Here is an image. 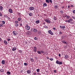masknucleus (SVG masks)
<instances>
[{
	"mask_svg": "<svg viewBox=\"0 0 75 75\" xmlns=\"http://www.w3.org/2000/svg\"><path fill=\"white\" fill-rule=\"evenodd\" d=\"M60 12L61 14H63L64 13L62 11H60Z\"/></svg>",
	"mask_w": 75,
	"mask_h": 75,
	"instance_id": "58836bf2",
	"label": "nucleus"
},
{
	"mask_svg": "<svg viewBox=\"0 0 75 75\" xmlns=\"http://www.w3.org/2000/svg\"><path fill=\"white\" fill-rule=\"evenodd\" d=\"M59 57H61V54H59Z\"/></svg>",
	"mask_w": 75,
	"mask_h": 75,
	"instance_id": "864d4df0",
	"label": "nucleus"
},
{
	"mask_svg": "<svg viewBox=\"0 0 75 75\" xmlns=\"http://www.w3.org/2000/svg\"><path fill=\"white\" fill-rule=\"evenodd\" d=\"M21 19L20 18H18V21H21Z\"/></svg>",
	"mask_w": 75,
	"mask_h": 75,
	"instance_id": "b1692460",
	"label": "nucleus"
},
{
	"mask_svg": "<svg viewBox=\"0 0 75 75\" xmlns=\"http://www.w3.org/2000/svg\"><path fill=\"white\" fill-rule=\"evenodd\" d=\"M71 18H73V19H75V17L74 16H72Z\"/></svg>",
	"mask_w": 75,
	"mask_h": 75,
	"instance_id": "e433bc0d",
	"label": "nucleus"
},
{
	"mask_svg": "<svg viewBox=\"0 0 75 75\" xmlns=\"http://www.w3.org/2000/svg\"><path fill=\"white\" fill-rule=\"evenodd\" d=\"M36 71L37 72H39V71H40V69H37L36 70Z\"/></svg>",
	"mask_w": 75,
	"mask_h": 75,
	"instance_id": "473e14b6",
	"label": "nucleus"
},
{
	"mask_svg": "<svg viewBox=\"0 0 75 75\" xmlns=\"http://www.w3.org/2000/svg\"><path fill=\"white\" fill-rule=\"evenodd\" d=\"M54 72L55 73H56V72H57V71L55 70H54Z\"/></svg>",
	"mask_w": 75,
	"mask_h": 75,
	"instance_id": "8fccbe9b",
	"label": "nucleus"
},
{
	"mask_svg": "<svg viewBox=\"0 0 75 75\" xmlns=\"http://www.w3.org/2000/svg\"><path fill=\"white\" fill-rule=\"evenodd\" d=\"M53 29L54 30H56V28H53Z\"/></svg>",
	"mask_w": 75,
	"mask_h": 75,
	"instance_id": "37998d69",
	"label": "nucleus"
},
{
	"mask_svg": "<svg viewBox=\"0 0 75 75\" xmlns=\"http://www.w3.org/2000/svg\"><path fill=\"white\" fill-rule=\"evenodd\" d=\"M58 64L59 65H62V62H59Z\"/></svg>",
	"mask_w": 75,
	"mask_h": 75,
	"instance_id": "393cba45",
	"label": "nucleus"
},
{
	"mask_svg": "<svg viewBox=\"0 0 75 75\" xmlns=\"http://www.w3.org/2000/svg\"><path fill=\"white\" fill-rule=\"evenodd\" d=\"M62 42H63V44H66V43H67L65 40H63L62 41Z\"/></svg>",
	"mask_w": 75,
	"mask_h": 75,
	"instance_id": "a878e982",
	"label": "nucleus"
},
{
	"mask_svg": "<svg viewBox=\"0 0 75 75\" xmlns=\"http://www.w3.org/2000/svg\"><path fill=\"white\" fill-rule=\"evenodd\" d=\"M34 39L35 40H37V38L36 37H35L34 38Z\"/></svg>",
	"mask_w": 75,
	"mask_h": 75,
	"instance_id": "4c0bfd02",
	"label": "nucleus"
},
{
	"mask_svg": "<svg viewBox=\"0 0 75 75\" xmlns=\"http://www.w3.org/2000/svg\"><path fill=\"white\" fill-rule=\"evenodd\" d=\"M4 43L5 45H7V42L6 40H4Z\"/></svg>",
	"mask_w": 75,
	"mask_h": 75,
	"instance_id": "f8f14e48",
	"label": "nucleus"
},
{
	"mask_svg": "<svg viewBox=\"0 0 75 75\" xmlns=\"http://www.w3.org/2000/svg\"><path fill=\"white\" fill-rule=\"evenodd\" d=\"M2 13L0 12V17H1V16H2Z\"/></svg>",
	"mask_w": 75,
	"mask_h": 75,
	"instance_id": "f704fd0d",
	"label": "nucleus"
},
{
	"mask_svg": "<svg viewBox=\"0 0 75 75\" xmlns=\"http://www.w3.org/2000/svg\"><path fill=\"white\" fill-rule=\"evenodd\" d=\"M45 21H46L47 23H50L51 22H50V21L48 20L47 19H45Z\"/></svg>",
	"mask_w": 75,
	"mask_h": 75,
	"instance_id": "f03ea898",
	"label": "nucleus"
},
{
	"mask_svg": "<svg viewBox=\"0 0 75 75\" xmlns=\"http://www.w3.org/2000/svg\"><path fill=\"white\" fill-rule=\"evenodd\" d=\"M48 33L49 34H50L51 35H53L54 33H52V32L51 31V30H50L48 31Z\"/></svg>",
	"mask_w": 75,
	"mask_h": 75,
	"instance_id": "20e7f679",
	"label": "nucleus"
},
{
	"mask_svg": "<svg viewBox=\"0 0 75 75\" xmlns=\"http://www.w3.org/2000/svg\"><path fill=\"white\" fill-rule=\"evenodd\" d=\"M34 48L33 51L35 52L37 51V47H34Z\"/></svg>",
	"mask_w": 75,
	"mask_h": 75,
	"instance_id": "0eeeda50",
	"label": "nucleus"
},
{
	"mask_svg": "<svg viewBox=\"0 0 75 75\" xmlns=\"http://www.w3.org/2000/svg\"><path fill=\"white\" fill-rule=\"evenodd\" d=\"M67 18H69V17H70L69 16H67Z\"/></svg>",
	"mask_w": 75,
	"mask_h": 75,
	"instance_id": "4d7b16f0",
	"label": "nucleus"
},
{
	"mask_svg": "<svg viewBox=\"0 0 75 75\" xmlns=\"http://www.w3.org/2000/svg\"><path fill=\"white\" fill-rule=\"evenodd\" d=\"M73 19L72 18H70L68 20V23H70L71 21H72Z\"/></svg>",
	"mask_w": 75,
	"mask_h": 75,
	"instance_id": "6e6552de",
	"label": "nucleus"
},
{
	"mask_svg": "<svg viewBox=\"0 0 75 75\" xmlns=\"http://www.w3.org/2000/svg\"><path fill=\"white\" fill-rule=\"evenodd\" d=\"M37 31H38V30L37 29H34L33 30V31L34 33H36V32H37Z\"/></svg>",
	"mask_w": 75,
	"mask_h": 75,
	"instance_id": "4468645a",
	"label": "nucleus"
},
{
	"mask_svg": "<svg viewBox=\"0 0 75 75\" xmlns=\"http://www.w3.org/2000/svg\"><path fill=\"white\" fill-rule=\"evenodd\" d=\"M37 53L39 54H41V52H40V51H37Z\"/></svg>",
	"mask_w": 75,
	"mask_h": 75,
	"instance_id": "5701e85b",
	"label": "nucleus"
},
{
	"mask_svg": "<svg viewBox=\"0 0 75 75\" xmlns=\"http://www.w3.org/2000/svg\"><path fill=\"white\" fill-rule=\"evenodd\" d=\"M69 58V56L67 54L66 55L64 56V58L65 59H68Z\"/></svg>",
	"mask_w": 75,
	"mask_h": 75,
	"instance_id": "39448f33",
	"label": "nucleus"
},
{
	"mask_svg": "<svg viewBox=\"0 0 75 75\" xmlns=\"http://www.w3.org/2000/svg\"><path fill=\"white\" fill-rule=\"evenodd\" d=\"M20 26H22V25H23V24H22V23H20Z\"/></svg>",
	"mask_w": 75,
	"mask_h": 75,
	"instance_id": "3c124183",
	"label": "nucleus"
},
{
	"mask_svg": "<svg viewBox=\"0 0 75 75\" xmlns=\"http://www.w3.org/2000/svg\"><path fill=\"white\" fill-rule=\"evenodd\" d=\"M4 71V70L3 69H1L0 70V71L1 72H3Z\"/></svg>",
	"mask_w": 75,
	"mask_h": 75,
	"instance_id": "aec40b11",
	"label": "nucleus"
},
{
	"mask_svg": "<svg viewBox=\"0 0 75 75\" xmlns=\"http://www.w3.org/2000/svg\"><path fill=\"white\" fill-rule=\"evenodd\" d=\"M6 74L7 75H10L11 74L10 72L9 71H7L6 73Z\"/></svg>",
	"mask_w": 75,
	"mask_h": 75,
	"instance_id": "6ab92c4d",
	"label": "nucleus"
},
{
	"mask_svg": "<svg viewBox=\"0 0 75 75\" xmlns=\"http://www.w3.org/2000/svg\"><path fill=\"white\" fill-rule=\"evenodd\" d=\"M21 72L22 73L23 72V70L21 71Z\"/></svg>",
	"mask_w": 75,
	"mask_h": 75,
	"instance_id": "69168bd1",
	"label": "nucleus"
},
{
	"mask_svg": "<svg viewBox=\"0 0 75 75\" xmlns=\"http://www.w3.org/2000/svg\"><path fill=\"white\" fill-rule=\"evenodd\" d=\"M73 13L74 14H75V10L73 11Z\"/></svg>",
	"mask_w": 75,
	"mask_h": 75,
	"instance_id": "ea45409f",
	"label": "nucleus"
},
{
	"mask_svg": "<svg viewBox=\"0 0 75 75\" xmlns=\"http://www.w3.org/2000/svg\"><path fill=\"white\" fill-rule=\"evenodd\" d=\"M16 50H17V48L16 47H13L12 49V50L13 51H16Z\"/></svg>",
	"mask_w": 75,
	"mask_h": 75,
	"instance_id": "9d476101",
	"label": "nucleus"
},
{
	"mask_svg": "<svg viewBox=\"0 0 75 75\" xmlns=\"http://www.w3.org/2000/svg\"><path fill=\"white\" fill-rule=\"evenodd\" d=\"M13 34L14 35H16L17 34L16 32L14 31H13Z\"/></svg>",
	"mask_w": 75,
	"mask_h": 75,
	"instance_id": "9b49d317",
	"label": "nucleus"
},
{
	"mask_svg": "<svg viewBox=\"0 0 75 75\" xmlns=\"http://www.w3.org/2000/svg\"><path fill=\"white\" fill-rule=\"evenodd\" d=\"M59 35H61V34H62V32H59Z\"/></svg>",
	"mask_w": 75,
	"mask_h": 75,
	"instance_id": "79ce46f5",
	"label": "nucleus"
},
{
	"mask_svg": "<svg viewBox=\"0 0 75 75\" xmlns=\"http://www.w3.org/2000/svg\"><path fill=\"white\" fill-rule=\"evenodd\" d=\"M24 65H25V66H27V65H28V64H27V63H24Z\"/></svg>",
	"mask_w": 75,
	"mask_h": 75,
	"instance_id": "7c9ffc66",
	"label": "nucleus"
},
{
	"mask_svg": "<svg viewBox=\"0 0 75 75\" xmlns=\"http://www.w3.org/2000/svg\"><path fill=\"white\" fill-rule=\"evenodd\" d=\"M30 59L31 61H33V58H30Z\"/></svg>",
	"mask_w": 75,
	"mask_h": 75,
	"instance_id": "bf43d9fd",
	"label": "nucleus"
},
{
	"mask_svg": "<svg viewBox=\"0 0 75 75\" xmlns=\"http://www.w3.org/2000/svg\"><path fill=\"white\" fill-rule=\"evenodd\" d=\"M34 28H33L32 29H31V31L32 32H33V31H34Z\"/></svg>",
	"mask_w": 75,
	"mask_h": 75,
	"instance_id": "c85d7f7f",
	"label": "nucleus"
},
{
	"mask_svg": "<svg viewBox=\"0 0 75 75\" xmlns=\"http://www.w3.org/2000/svg\"><path fill=\"white\" fill-rule=\"evenodd\" d=\"M4 25L2 24H0V27H3Z\"/></svg>",
	"mask_w": 75,
	"mask_h": 75,
	"instance_id": "412c9836",
	"label": "nucleus"
},
{
	"mask_svg": "<svg viewBox=\"0 0 75 75\" xmlns=\"http://www.w3.org/2000/svg\"><path fill=\"white\" fill-rule=\"evenodd\" d=\"M29 16H33V13L31 12H30L29 13Z\"/></svg>",
	"mask_w": 75,
	"mask_h": 75,
	"instance_id": "ddd939ff",
	"label": "nucleus"
},
{
	"mask_svg": "<svg viewBox=\"0 0 75 75\" xmlns=\"http://www.w3.org/2000/svg\"><path fill=\"white\" fill-rule=\"evenodd\" d=\"M74 50H75V48H74Z\"/></svg>",
	"mask_w": 75,
	"mask_h": 75,
	"instance_id": "774afa93",
	"label": "nucleus"
},
{
	"mask_svg": "<svg viewBox=\"0 0 75 75\" xmlns=\"http://www.w3.org/2000/svg\"><path fill=\"white\" fill-rule=\"evenodd\" d=\"M70 6L71 7H74V5H71Z\"/></svg>",
	"mask_w": 75,
	"mask_h": 75,
	"instance_id": "de8ad7c7",
	"label": "nucleus"
},
{
	"mask_svg": "<svg viewBox=\"0 0 75 75\" xmlns=\"http://www.w3.org/2000/svg\"><path fill=\"white\" fill-rule=\"evenodd\" d=\"M65 28V26H62V30H63V29H64V28Z\"/></svg>",
	"mask_w": 75,
	"mask_h": 75,
	"instance_id": "cd10ccee",
	"label": "nucleus"
},
{
	"mask_svg": "<svg viewBox=\"0 0 75 75\" xmlns=\"http://www.w3.org/2000/svg\"><path fill=\"white\" fill-rule=\"evenodd\" d=\"M5 63V61H4V60H3L2 61L1 64H3L4 65Z\"/></svg>",
	"mask_w": 75,
	"mask_h": 75,
	"instance_id": "2eb2a0df",
	"label": "nucleus"
},
{
	"mask_svg": "<svg viewBox=\"0 0 75 75\" xmlns=\"http://www.w3.org/2000/svg\"><path fill=\"white\" fill-rule=\"evenodd\" d=\"M34 8L33 6L30 7L29 8V10H31V11H32V10H34Z\"/></svg>",
	"mask_w": 75,
	"mask_h": 75,
	"instance_id": "7ed1b4c3",
	"label": "nucleus"
},
{
	"mask_svg": "<svg viewBox=\"0 0 75 75\" xmlns=\"http://www.w3.org/2000/svg\"><path fill=\"white\" fill-rule=\"evenodd\" d=\"M27 73L28 74H30L31 73V71L30 70H28L27 71Z\"/></svg>",
	"mask_w": 75,
	"mask_h": 75,
	"instance_id": "1a4fd4ad",
	"label": "nucleus"
},
{
	"mask_svg": "<svg viewBox=\"0 0 75 75\" xmlns=\"http://www.w3.org/2000/svg\"><path fill=\"white\" fill-rule=\"evenodd\" d=\"M46 3H50V1H49V0H46Z\"/></svg>",
	"mask_w": 75,
	"mask_h": 75,
	"instance_id": "bb28decb",
	"label": "nucleus"
},
{
	"mask_svg": "<svg viewBox=\"0 0 75 75\" xmlns=\"http://www.w3.org/2000/svg\"><path fill=\"white\" fill-rule=\"evenodd\" d=\"M54 20H56V17H54Z\"/></svg>",
	"mask_w": 75,
	"mask_h": 75,
	"instance_id": "a18cd8bd",
	"label": "nucleus"
},
{
	"mask_svg": "<svg viewBox=\"0 0 75 75\" xmlns=\"http://www.w3.org/2000/svg\"><path fill=\"white\" fill-rule=\"evenodd\" d=\"M50 61H52V60H53V59L50 58Z\"/></svg>",
	"mask_w": 75,
	"mask_h": 75,
	"instance_id": "09e8293b",
	"label": "nucleus"
},
{
	"mask_svg": "<svg viewBox=\"0 0 75 75\" xmlns=\"http://www.w3.org/2000/svg\"><path fill=\"white\" fill-rule=\"evenodd\" d=\"M7 18L8 19V20H10V18L8 17V16H7Z\"/></svg>",
	"mask_w": 75,
	"mask_h": 75,
	"instance_id": "72a5a7b5",
	"label": "nucleus"
},
{
	"mask_svg": "<svg viewBox=\"0 0 75 75\" xmlns=\"http://www.w3.org/2000/svg\"><path fill=\"white\" fill-rule=\"evenodd\" d=\"M54 8H57V5H56V6H55Z\"/></svg>",
	"mask_w": 75,
	"mask_h": 75,
	"instance_id": "052dcab7",
	"label": "nucleus"
},
{
	"mask_svg": "<svg viewBox=\"0 0 75 75\" xmlns=\"http://www.w3.org/2000/svg\"><path fill=\"white\" fill-rule=\"evenodd\" d=\"M3 10V6H0V10Z\"/></svg>",
	"mask_w": 75,
	"mask_h": 75,
	"instance_id": "dca6fc26",
	"label": "nucleus"
},
{
	"mask_svg": "<svg viewBox=\"0 0 75 75\" xmlns=\"http://www.w3.org/2000/svg\"><path fill=\"white\" fill-rule=\"evenodd\" d=\"M25 29L27 30H29L30 29V27L28 26H26L25 27Z\"/></svg>",
	"mask_w": 75,
	"mask_h": 75,
	"instance_id": "f257e3e1",
	"label": "nucleus"
},
{
	"mask_svg": "<svg viewBox=\"0 0 75 75\" xmlns=\"http://www.w3.org/2000/svg\"><path fill=\"white\" fill-rule=\"evenodd\" d=\"M60 28H62V26H60Z\"/></svg>",
	"mask_w": 75,
	"mask_h": 75,
	"instance_id": "13d9d810",
	"label": "nucleus"
},
{
	"mask_svg": "<svg viewBox=\"0 0 75 75\" xmlns=\"http://www.w3.org/2000/svg\"><path fill=\"white\" fill-rule=\"evenodd\" d=\"M35 23L36 24H38V23H40V21H39V20H37V21H35Z\"/></svg>",
	"mask_w": 75,
	"mask_h": 75,
	"instance_id": "f3484780",
	"label": "nucleus"
},
{
	"mask_svg": "<svg viewBox=\"0 0 75 75\" xmlns=\"http://www.w3.org/2000/svg\"><path fill=\"white\" fill-rule=\"evenodd\" d=\"M2 24H5V22L4 21H1Z\"/></svg>",
	"mask_w": 75,
	"mask_h": 75,
	"instance_id": "a211bd4d",
	"label": "nucleus"
},
{
	"mask_svg": "<svg viewBox=\"0 0 75 75\" xmlns=\"http://www.w3.org/2000/svg\"><path fill=\"white\" fill-rule=\"evenodd\" d=\"M7 41H9L10 40V39L9 38H7Z\"/></svg>",
	"mask_w": 75,
	"mask_h": 75,
	"instance_id": "c03bdc74",
	"label": "nucleus"
},
{
	"mask_svg": "<svg viewBox=\"0 0 75 75\" xmlns=\"http://www.w3.org/2000/svg\"><path fill=\"white\" fill-rule=\"evenodd\" d=\"M40 52H42V53H44V51H42V50H41Z\"/></svg>",
	"mask_w": 75,
	"mask_h": 75,
	"instance_id": "c9c22d12",
	"label": "nucleus"
},
{
	"mask_svg": "<svg viewBox=\"0 0 75 75\" xmlns=\"http://www.w3.org/2000/svg\"><path fill=\"white\" fill-rule=\"evenodd\" d=\"M65 22H68V21L67 20H66V21H65Z\"/></svg>",
	"mask_w": 75,
	"mask_h": 75,
	"instance_id": "6e6d98bb",
	"label": "nucleus"
},
{
	"mask_svg": "<svg viewBox=\"0 0 75 75\" xmlns=\"http://www.w3.org/2000/svg\"><path fill=\"white\" fill-rule=\"evenodd\" d=\"M44 6H47V4L45 3H43V7H44Z\"/></svg>",
	"mask_w": 75,
	"mask_h": 75,
	"instance_id": "4be33fe9",
	"label": "nucleus"
},
{
	"mask_svg": "<svg viewBox=\"0 0 75 75\" xmlns=\"http://www.w3.org/2000/svg\"><path fill=\"white\" fill-rule=\"evenodd\" d=\"M43 24H45V23H43Z\"/></svg>",
	"mask_w": 75,
	"mask_h": 75,
	"instance_id": "338daca9",
	"label": "nucleus"
},
{
	"mask_svg": "<svg viewBox=\"0 0 75 75\" xmlns=\"http://www.w3.org/2000/svg\"><path fill=\"white\" fill-rule=\"evenodd\" d=\"M59 62H60V61H59L58 60H57V64H59Z\"/></svg>",
	"mask_w": 75,
	"mask_h": 75,
	"instance_id": "c756f323",
	"label": "nucleus"
},
{
	"mask_svg": "<svg viewBox=\"0 0 75 75\" xmlns=\"http://www.w3.org/2000/svg\"><path fill=\"white\" fill-rule=\"evenodd\" d=\"M49 1L51 3H52V0H50Z\"/></svg>",
	"mask_w": 75,
	"mask_h": 75,
	"instance_id": "49530a36",
	"label": "nucleus"
},
{
	"mask_svg": "<svg viewBox=\"0 0 75 75\" xmlns=\"http://www.w3.org/2000/svg\"><path fill=\"white\" fill-rule=\"evenodd\" d=\"M16 25L17 26H18L19 25V24H17Z\"/></svg>",
	"mask_w": 75,
	"mask_h": 75,
	"instance_id": "680f3d73",
	"label": "nucleus"
},
{
	"mask_svg": "<svg viewBox=\"0 0 75 75\" xmlns=\"http://www.w3.org/2000/svg\"><path fill=\"white\" fill-rule=\"evenodd\" d=\"M19 52H22V50H19Z\"/></svg>",
	"mask_w": 75,
	"mask_h": 75,
	"instance_id": "a19ab883",
	"label": "nucleus"
},
{
	"mask_svg": "<svg viewBox=\"0 0 75 75\" xmlns=\"http://www.w3.org/2000/svg\"><path fill=\"white\" fill-rule=\"evenodd\" d=\"M18 15H20V13H18Z\"/></svg>",
	"mask_w": 75,
	"mask_h": 75,
	"instance_id": "0e129e2a",
	"label": "nucleus"
},
{
	"mask_svg": "<svg viewBox=\"0 0 75 75\" xmlns=\"http://www.w3.org/2000/svg\"><path fill=\"white\" fill-rule=\"evenodd\" d=\"M68 8H70V6H68Z\"/></svg>",
	"mask_w": 75,
	"mask_h": 75,
	"instance_id": "e2e57ef3",
	"label": "nucleus"
},
{
	"mask_svg": "<svg viewBox=\"0 0 75 75\" xmlns=\"http://www.w3.org/2000/svg\"><path fill=\"white\" fill-rule=\"evenodd\" d=\"M15 23H16V24H17V23H18V22L17 21H15Z\"/></svg>",
	"mask_w": 75,
	"mask_h": 75,
	"instance_id": "2f4dec72",
	"label": "nucleus"
},
{
	"mask_svg": "<svg viewBox=\"0 0 75 75\" xmlns=\"http://www.w3.org/2000/svg\"><path fill=\"white\" fill-rule=\"evenodd\" d=\"M36 74L37 73H35V72L33 73V74L34 75H36Z\"/></svg>",
	"mask_w": 75,
	"mask_h": 75,
	"instance_id": "5fc2aeb1",
	"label": "nucleus"
},
{
	"mask_svg": "<svg viewBox=\"0 0 75 75\" xmlns=\"http://www.w3.org/2000/svg\"><path fill=\"white\" fill-rule=\"evenodd\" d=\"M9 12L10 13H13V10L11 9H9L8 10Z\"/></svg>",
	"mask_w": 75,
	"mask_h": 75,
	"instance_id": "423d86ee",
	"label": "nucleus"
},
{
	"mask_svg": "<svg viewBox=\"0 0 75 75\" xmlns=\"http://www.w3.org/2000/svg\"><path fill=\"white\" fill-rule=\"evenodd\" d=\"M47 59H49L50 58H49V57H47Z\"/></svg>",
	"mask_w": 75,
	"mask_h": 75,
	"instance_id": "603ef678",
	"label": "nucleus"
}]
</instances>
